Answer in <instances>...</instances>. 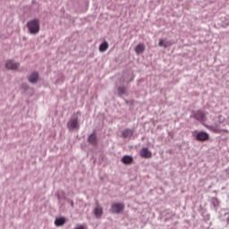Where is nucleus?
Instances as JSON below:
<instances>
[{
    "label": "nucleus",
    "instance_id": "dca6fc26",
    "mask_svg": "<svg viewBox=\"0 0 229 229\" xmlns=\"http://www.w3.org/2000/svg\"><path fill=\"white\" fill-rule=\"evenodd\" d=\"M127 94V89L125 87H119L118 88V95L124 96Z\"/></svg>",
    "mask_w": 229,
    "mask_h": 229
},
{
    "label": "nucleus",
    "instance_id": "ddd939ff",
    "mask_svg": "<svg viewBox=\"0 0 229 229\" xmlns=\"http://www.w3.org/2000/svg\"><path fill=\"white\" fill-rule=\"evenodd\" d=\"M133 131L130 129H126L122 132L123 138H130L133 136Z\"/></svg>",
    "mask_w": 229,
    "mask_h": 229
},
{
    "label": "nucleus",
    "instance_id": "0eeeda50",
    "mask_svg": "<svg viewBox=\"0 0 229 229\" xmlns=\"http://www.w3.org/2000/svg\"><path fill=\"white\" fill-rule=\"evenodd\" d=\"M140 155L143 158H150V157H152V152L149 151V149L148 148H141V150L140 152Z\"/></svg>",
    "mask_w": 229,
    "mask_h": 229
},
{
    "label": "nucleus",
    "instance_id": "423d86ee",
    "mask_svg": "<svg viewBox=\"0 0 229 229\" xmlns=\"http://www.w3.org/2000/svg\"><path fill=\"white\" fill-rule=\"evenodd\" d=\"M194 119L199 122H206L207 121V116L206 114L202 111H198L194 114L193 115Z\"/></svg>",
    "mask_w": 229,
    "mask_h": 229
},
{
    "label": "nucleus",
    "instance_id": "aec40b11",
    "mask_svg": "<svg viewBox=\"0 0 229 229\" xmlns=\"http://www.w3.org/2000/svg\"><path fill=\"white\" fill-rule=\"evenodd\" d=\"M75 229H85V228L82 225H81V226H79V227H77Z\"/></svg>",
    "mask_w": 229,
    "mask_h": 229
},
{
    "label": "nucleus",
    "instance_id": "39448f33",
    "mask_svg": "<svg viewBox=\"0 0 229 229\" xmlns=\"http://www.w3.org/2000/svg\"><path fill=\"white\" fill-rule=\"evenodd\" d=\"M93 214L96 218H101L104 214L103 207L99 206V204H97L93 209Z\"/></svg>",
    "mask_w": 229,
    "mask_h": 229
},
{
    "label": "nucleus",
    "instance_id": "6e6552de",
    "mask_svg": "<svg viewBox=\"0 0 229 229\" xmlns=\"http://www.w3.org/2000/svg\"><path fill=\"white\" fill-rule=\"evenodd\" d=\"M19 66V64H16L12 60L7 61L5 64V68L8 70H17Z\"/></svg>",
    "mask_w": 229,
    "mask_h": 229
},
{
    "label": "nucleus",
    "instance_id": "a211bd4d",
    "mask_svg": "<svg viewBox=\"0 0 229 229\" xmlns=\"http://www.w3.org/2000/svg\"><path fill=\"white\" fill-rule=\"evenodd\" d=\"M158 46H159L160 47H164L165 48H167V47H168V46L165 44V40H164V39H160V40H159Z\"/></svg>",
    "mask_w": 229,
    "mask_h": 229
},
{
    "label": "nucleus",
    "instance_id": "f8f14e48",
    "mask_svg": "<svg viewBox=\"0 0 229 229\" xmlns=\"http://www.w3.org/2000/svg\"><path fill=\"white\" fill-rule=\"evenodd\" d=\"M146 50V47L144 45L142 44H139L136 47H135V53L137 55H140V54H143Z\"/></svg>",
    "mask_w": 229,
    "mask_h": 229
},
{
    "label": "nucleus",
    "instance_id": "1a4fd4ad",
    "mask_svg": "<svg viewBox=\"0 0 229 229\" xmlns=\"http://www.w3.org/2000/svg\"><path fill=\"white\" fill-rule=\"evenodd\" d=\"M38 72H32L29 77L28 81L31 84H36L38 81Z\"/></svg>",
    "mask_w": 229,
    "mask_h": 229
},
{
    "label": "nucleus",
    "instance_id": "4468645a",
    "mask_svg": "<svg viewBox=\"0 0 229 229\" xmlns=\"http://www.w3.org/2000/svg\"><path fill=\"white\" fill-rule=\"evenodd\" d=\"M65 223H66L65 217H60L55 220V225L56 226H63Z\"/></svg>",
    "mask_w": 229,
    "mask_h": 229
},
{
    "label": "nucleus",
    "instance_id": "20e7f679",
    "mask_svg": "<svg viewBox=\"0 0 229 229\" xmlns=\"http://www.w3.org/2000/svg\"><path fill=\"white\" fill-rule=\"evenodd\" d=\"M209 138H210L209 134L206 131L198 132L195 136L196 140L201 141V142L208 140Z\"/></svg>",
    "mask_w": 229,
    "mask_h": 229
},
{
    "label": "nucleus",
    "instance_id": "7ed1b4c3",
    "mask_svg": "<svg viewBox=\"0 0 229 229\" xmlns=\"http://www.w3.org/2000/svg\"><path fill=\"white\" fill-rule=\"evenodd\" d=\"M124 209V204L123 203H113L111 205V212L119 214Z\"/></svg>",
    "mask_w": 229,
    "mask_h": 229
},
{
    "label": "nucleus",
    "instance_id": "9d476101",
    "mask_svg": "<svg viewBox=\"0 0 229 229\" xmlns=\"http://www.w3.org/2000/svg\"><path fill=\"white\" fill-rule=\"evenodd\" d=\"M88 142L90 143L91 145L97 146L98 145V138L95 133L90 134L88 137Z\"/></svg>",
    "mask_w": 229,
    "mask_h": 229
},
{
    "label": "nucleus",
    "instance_id": "f257e3e1",
    "mask_svg": "<svg viewBox=\"0 0 229 229\" xmlns=\"http://www.w3.org/2000/svg\"><path fill=\"white\" fill-rule=\"evenodd\" d=\"M26 27L30 34L31 35L38 34L40 31L39 20H37V18H35L34 20H30V21H27Z\"/></svg>",
    "mask_w": 229,
    "mask_h": 229
},
{
    "label": "nucleus",
    "instance_id": "9b49d317",
    "mask_svg": "<svg viewBox=\"0 0 229 229\" xmlns=\"http://www.w3.org/2000/svg\"><path fill=\"white\" fill-rule=\"evenodd\" d=\"M121 161L124 165H131L133 162V157L131 156H123Z\"/></svg>",
    "mask_w": 229,
    "mask_h": 229
},
{
    "label": "nucleus",
    "instance_id": "f3484780",
    "mask_svg": "<svg viewBox=\"0 0 229 229\" xmlns=\"http://www.w3.org/2000/svg\"><path fill=\"white\" fill-rule=\"evenodd\" d=\"M211 203H212V205L214 206V207H217V206H219V200H218V199H216V198H212L211 199Z\"/></svg>",
    "mask_w": 229,
    "mask_h": 229
},
{
    "label": "nucleus",
    "instance_id": "6ab92c4d",
    "mask_svg": "<svg viewBox=\"0 0 229 229\" xmlns=\"http://www.w3.org/2000/svg\"><path fill=\"white\" fill-rule=\"evenodd\" d=\"M67 202L71 205L72 208L74 207V201L72 199H67Z\"/></svg>",
    "mask_w": 229,
    "mask_h": 229
},
{
    "label": "nucleus",
    "instance_id": "2eb2a0df",
    "mask_svg": "<svg viewBox=\"0 0 229 229\" xmlns=\"http://www.w3.org/2000/svg\"><path fill=\"white\" fill-rule=\"evenodd\" d=\"M109 48V44L107 42H104L99 46V51L101 53H105Z\"/></svg>",
    "mask_w": 229,
    "mask_h": 229
},
{
    "label": "nucleus",
    "instance_id": "412c9836",
    "mask_svg": "<svg viewBox=\"0 0 229 229\" xmlns=\"http://www.w3.org/2000/svg\"><path fill=\"white\" fill-rule=\"evenodd\" d=\"M227 221L229 222V218H227Z\"/></svg>",
    "mask_w": 229,
    "mask_h": 229
},
{
    "label": "nucleus",
    "instance_id": "f03ea898",
    "mask_svg": "<svg viewBox=\"0 0 229 229\" xmlns=\"http://www.w3.org/2000/svg\"><path fill=\"white\" fill-rule=\"evenodd\" d=\"M67 126L70 130H79L80 124H79L78 117L77 116L72 117L68 122Z\"/></svg>",
    "mask_w": 229,
    "mask_h": 229
}]
</instances>
